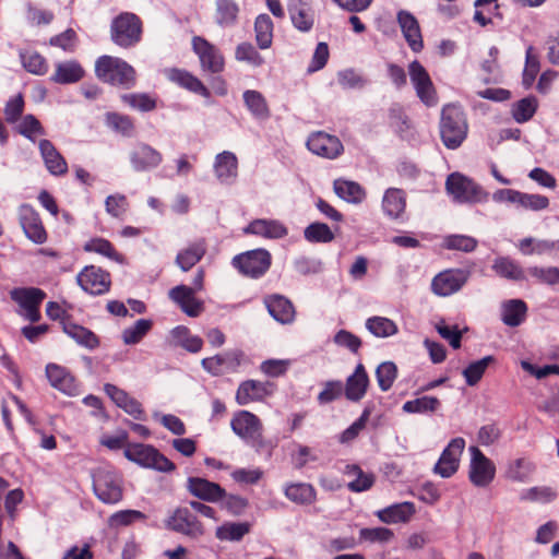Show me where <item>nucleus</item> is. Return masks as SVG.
<instances>
[{
    "label": "nucleus",
    "instance_id": "1",
    "mask_svg": "<svg viewBox=\"0 0 559 559\" xmlns=\"http://www.w3.org/2000/svg\"><path fill=\"white\" fill-rule=\"evenodd\" d=\"M95 75L103 83L124 90L135 87L138 74L135 69L126 60L103 55L95 61Z\"/></svg>",
    "mask_w": 559,
    "mask_h": 559
},
{
    "label": "nucleus",
    "instance_id": "2",
    "mask_svg": "<svg viewBox=\"0 0 559 559\" xmlns=\"http://www.w3.org/2000/svg\"><path fill=\"white\" fill-rule=\"evenodd\" d=\"M439 131L441 141L447 148H459L468 133V122L464 109L454 104L445 105L441 110Z\"/></svg>",
    "mask_w": 559,
    "mask_h": 559
},
{
    "label": "nucleus",
    "instance_id": "3",
    "mask_svg": "<svg viewBox=\"0 0 559 559\" xmlns=\"http://www.w3.org/2000/svg\"><path fill=\"white\" fill-rule=\"evenodd\" d=\"M92 478L93 491L103 503L116 504L122 500V477L115 468L98 467L94 471Z\"/></svg>",
    "mask_w": 559,
    "mask_h": 559
},
{
    "label": "nucleus",
    "instance_id": "4",
    "mask_svg": "<svg viewBox=\"0 0 559 559\" xmlns=\"http://www.w3.org/2000/svg\"><path fill=\"white\" fill-rule=\"evenodd\" d=\"M143 23L131 12H122L110 24V38L119 47L128 49L138 45L142 39Z\"/></svg>",
    "mask_w": 559,
    "mask_h": 559
},
{
    "label": "nucleus",
    "instance_id": "5",
    "mask_svg": "<svg viewBox=\"0 0 559 559\" xmlns=\"http://www.w3.org/2000/svg\"><path fill=\"white\" fill-rule=\"evenodd\" d=\"M235 435L258 451L266 447L263 438V425L260 418L249 411H238L230 420Z\"/></svg>",
    "mask_w": 559,
    "mask_h": 559
},
{
    "label": "nucleus",
    "instance_id": "6",
    "mask_svg": "<svg viewBox=\"0 0 559 559\" xmlns=\"http://www.w3.org/2000/svg\"><path fill=\"white\" fill-rule=\"evenodd\" d=\"M124 456L143 467L159 472H173L176 465L156 448L143 443H130L124 449Z\"/></svg>",
    "mask_w": 559,
    "mask_h": 559
},
{
    "label": "nucleus",
    "instance_id": "7",
    "mask_svg": "<svg viewBox=\"0 0 559 559\" xmlns=\"http://www.w3.org/2000/svg\"><path fill=\"white\" fill-rule=\"evenodd\" d=\"M233 266L247 277L259 278L263 276L272 264V255L265 249H254L235 255Z\"/></svg>",
    "mask_w": 559,
    "mask_h": 559
},
{
    "label": "nucleus",
    "instance_id": "8",
    "mask_svg": "<svg viewBox=\"0 0 559 559\" xmlns=\"http://www.w3.org/2000/svg\"><path fill=\"white\" fill-rule=\"evenodd\" d=\"M191 46L204 73L219 74L224 71L225 57L218 47L202 36H193Z\"/></svg>",
    "mask_w": 559,
    "mask_h": 559
},
{
    "label": "nucleus",
    "instance_id": "9",
    "mask_svg": "<svg viewBox=\"0 0 559 559\" xmlns=\"http://www.w3.org/2000/svg\"><path fill=\"white\" fill-rule=\"evenodd\" d=\"M445 189L457 202L477 203L486 199V193L474 180L460 173L448 176Z\"/></svg>",
    "mask_w": 559,
    "mask_h": 559
},
{
    "label": "nucleus",
    "instance_id": "10",
    "mask_svg": "<svg viewBox=\"0 0 559 559\" xmlns=\"http://www.w3.org/2000/svg\"><path fill=\"white\" fill-rule=\"evenodd\" d=\"M170 531L197 539L204 534V526L188 507H178L165 522Z\"/></svg>",
    "mask_w": 559,
    "mask_h": 559
},
{
    "label": "nucleus",
    "instance_id": "11",
    "mask_svg": "<svg viewBox=\"0 0 559 559\" xmlns=\"http://www.w3.org/2000/svg\"><path fill=\"white\" fill-rule=\"evenodd\" d=\"M472 272L466 269H447L439 272L431 281V292L440 297H448L460 292L467 283Z\"/></svg>",
    "mask_w": 559,
    "mask_h": 559
},
{
    "label": "nucleus",
    "instance_id": "12",
    "mask_svg": "<svg viewBox=\"0 0 559 559\" xmlns=\"http://www.w3.org/2000/svg\"><path fill=\"white\" fill-rule=\"evenodd\" d=\"M10 297L23 310L25 319L31 322H38L41 318L40 305L46 298V293L37 287H21L10 292Z\"/></svg>",
    "mask_w": 559,
    "mask_h": 559
},
{
    "label": "nucleus",
    "instance_id": "13",
    "mask_svg": "<svg viewBox=\"0 0 559 559\" xmlns=\"http://www.w3.org/2000/svg\"><path fill=\"white\" fill-rule=\"evenodd\" d=\"M408 74L420 102L428 107L436 106L437 91L425 67L418 60H414L408 64Z\"/></svg>",
    "mask_w": 559,
    "mask_h": 559
},
{
    "label": "nucleus",
    "instance_id": "14",
    "mask_svg": "<svg viewBox=\"0 0 559 559\" xmlns=\"http://www.w3.org/2000/svg\"><path fill=\"white\" fill-rule=\"evenodd\" d=\"M492 199L495 202H506L518 205L523 210L542 211L549 206V199L542 194H531L514 189H499Z\"/></svg>",
    "mask_w": 559,
    "mask_h": 559
},
{
    "label": "nucleus",
    "instance_id": "15",
    "mask_svg": "<svg viewBox=\"0 0 559 559\" xmlns=\"http://www.w3.org/2000/svg\"><path fill=\"white\" fill-rule=\"evenodd\" d=\"M469 452V481L476 487H487L496 476V466L477 447H471Z\"/></svg>",
    "mask_w": 559,
    "mask_h": 559
},
{
    "label": "nucleus",
    "instance_id": "16",
    "mask_svg": "<svg viewBox=\"0 0 559 559\" xmlns=\"http://www.w3.org/2000/svg\"><path fill=\"white\" fill-rule=\"evenodd\" d=\"M80 287L90 295L99 296L109 292L110 273L95 265L85 266L76 276Z\"/></svg>",
    "mask_w": 559,
    "mask_h": 559
},
{
    "label": "nucleus",
    "instance_id": "17",
    "mask_svg": "<svg viewBox=\"0 0 559 559\" xmlns=\"http://www.w3.org/2000/svg\"><path fill=\"white\" fill-rule=\"evenodd\" d=\"M241 350H229L201 360L203 369L214 377L237 372L243 361Z\"/></svg>",
    "mask_w": 559,
    "mask_h": 559
},
{
    "label": "nucleus",
    "instance_id": "18",
    "mask_svg": "<svg viewBox=\"0 0 559 559\" xmlns=\"http://www.w3.org/2000/svg\"><path fill=\"white\" fill-rule=\"evenodd\" d=\"M465 448V440L461 437L452 439L442 451L433 472L443 478L454 475L460 465V459Z\"/></svg>",
    "mask_w": 559,
    "mask_h": 559
},
{
    "label": "nucleus",
    "instance_id": "19",
    "mask_svg": "<svg viewBox=\"0 0 559 559\" xmlns=\"http://www.w3.org/2000/svg\"><path fill=\"white\" fill-rule=\"evenodd\" d=\"M307 147L313 154L334 159L343 153V144L335 135L323 131L313 132L307 140Z\"/></svg>",
    "mask_w": 559,
    "mask_h": 559
},
{
    "label": "nucleus",
    "instance_id": "20",
    "mask_svg": "<svg viewBox=\"0 0 559 559\" xmlns=\"http://www.w3.org/2000/svg\"><path fill=\"white\" fill-rule=\"evenodd\" d=\"M20 225L25 236L35 243L41 245L47 240V231L39 214L27 204L19 210Z\"/></svg>",
    "mask_w": 559,
    "mask_h": 559
},
{
    "label": "nucleus",
    "instance_id": "21",
    "mask_svg": "<svg viewBox=\"0 0 559 559\" xmlns=\"http://www.w3.org/2000/svg\"><path fill=\"white\" fill-rule=\"evenodd\" d=\"M287 10L292 24L302 33H308L314 25V10L311 0H287Z\"/></svg>",
    "mask_w": 559,
    "mask_h": 559
},
{
    "label": "nucleus",
    "instance_id": "22",
    "mask_svg": "<svg viewBox=\"0 0 559 559\" xmlns=\"http://www.w3.org/2000/svg\"><path fill=\"white\" fill-rule=\"evenodd\" d=\"M163 162L159 151L146 143H138L130 153V163L135 171H148L157 168Z\"/></svg>",
    "mask_w": 559,
    "mask_h": 559
},
{
    "label": "nucleus",
    "instance_id": "23",
    "mask_svg": "<svg viewBox=\"0 0 559 559\" xmlns=\"http://www.w3.org/2000/svg\"><path fill=\"white\" fill-rule=\"evenodd\" d=\"M273 393V385L270 382L257 380L242 381L236 391V403L238 405H248L253 402L263 401Z\"/></svg>",
    "mask_w": 559,
    "mask_h": 559
},
{
    "label": "nucleus",
    "instance_id": "24",
    "mask_svg": "<svg viewBox=\"0 0 559 559\" xmlns=\"http://www.w3.org/2000/svg\"><path fill=\"white\" fill-rule=\"evenodd\" d=\"M104 391L118 407L122 408L134 419H145V412L142 404L129 395L128 392L111 383H106L104 385Z\"/></svg>",
    "mask_w": 559,
    "mask_h": 559
},
{
    "label": "nucleus",
    "instance_id": "25",
    "mask_svg": "<svg viewBox=\"0 0 559 559\" xmlns=\"http://www.w3.org/2000/svg\"><path fill=\"white\" fill-rule=\"evenodd\" d=\"M187 488L192 496L207 502L221 501L226 496V490L218 484L201 477H189Z\"/></svg>",
    "mask_w": 559,
    "mask_h": 559
},
{
    "label": "nucleus",
    "instance_id": "26",
    "mask_svg": "<svg viewBox=\"0 0 559 559\" xmlns=\"http://www.w3.org/2000/svg\"><path fill=\"white\" fill-rule=\"evenodd\" d=\"M170 299L189 317L197 318L203 311V302L194 297V289L187 285H178L169 290Z\"/></svg>",
    "mask_w": 559,
    "mask_h": 559
},
{
    "label": "nucleus",
    "instance_id": "27",
    "mask_svg": "<svg viewBox=\"0 0 559 559\" xmlns=\"http://www.w3.org/2000/svg\"><path fill=\"white\" fill-rule=\"evenodd\" d=\"M397 22L405 40L414 52H419L424 48L421 32L417 19L408 11L397 13Z\"/></svg>",
    "mask_w": 559,
    "mask_h": 559
},
{
    "label": "nucleus",
    "instance_id": "28",
    "mask_svg": "<svg viewBox=\"0 0 559 559\" xmlns=\"http://www.w3.org/2000/svg\"><path fill=\"white\" fill-rule=\"evenodd\" d=\"M46 377L50 385L68 395L78 391V384L70 371L60 365L50 362L46 366Z\"/></svg>",
    "mask_w": 559,
    "mask_h": 559
},
{
    "label": "nucleus",
    "instance_id": "29",
    "mask_svg": "<svg viewBox=\"0 0 559 559\" xmlns=\"http://www.w3.org/2000/svg\"><path fill=\"white\" fill-rule=\"evenodd\" d=\"M40 155L44 159L47 170L53 176H63L68 173V164L64 157L59 153L53 143L43 139L38 143Z\"/></svg>",
    "mask_w": 559,
    "mask_h": 559
},
{
    "label": "nucleus",
    "instance_id": "30",
    "mask_svg": "<svg viewBox=\"0 0 559 559\" xmlns=\"http://www.w3.org/2000/svg\"><path fill=\"white\" fill-rule=\"evenodd\" d=\"M207 251L206 240L201 238L189 243L186 248L181 249L176 255V264L181 271L188 272L197 265Z\"/></svg>",
    "mask_w": 559,
    "mask_h": 559
},
{
    "label": "nucleus",
    "instance_id": "31",
    "mask_svg": "<svg viewBox=\"0 0 559 559\" xmlns=\"http://www.w3.org/2000/svg\"><path fill=\"white\" fill-rule=\"evenodd\" d=\"M369 386V377L362 364H358L344 386V394L352 402H359Z\"/></svg>",
    "mask_w": 559,
    "mask_h": 559
},
{
    "label": "nucleus",
    "instance_id": "32",
    "mask_svg": "<svg viewBox=\"0 0 559 559\" xmlns=\"http://www.w3.org/2000/svg\"><path fill=\"white\" fill-rule=\"evenodd\" d=\"M415 513V504L411 501H404L379 510L376 515L383 523L396 524L409 522Z\"/></svg>",
    "mask_w": 559,
    "mask_h": 559
},
{
    "label": "nucleus",
    "instance_id": "33",
    "mask_svg": "<svg viewBox=\"0 0 559 559\" xmlns=\"http://www.w3.org/2000/svg\"><path fill=\"white\" fill-rule=\"evenodd\" d=\"M85 75V70L76 60L58 62L50 81L56 84L67 85L81 81Z\"/></svg>",
    "mask_w": 559,
    "mask_h": 559
},
{
    "label": "nucleus",
    "instance_id": "34",
    "mask_svg": "<svg viewBox=\"0 0 559 559\" xmlns=\"http://www.w3.org/2000/svg\"><path fill=\"white\" fill-rule=\"evenodd\" d=\"M269 313L278 322L287 324L295 318V308L289 299L282 295H272L265 298Z\"/></svg>",
    "mask_w": 559,
    "mask_h": 559
},
{
    "label": "nucleus",
    "instance_id": "35",
    "mask_svg": "<svg viewBox=\"0 0 559 559\" xmlns=\"http://www.w3.org/2000/svg\"><path fill=\"white\" fill-rule=\"evenodd\" d=\"M382 210L392 219H400L406 210V193L399 188H389L382 198Z\"/></svg>",
    "mask_w": 559,
    "mask_h": 559
},
{
    "label": "nucleus",
    "instance_id": "36",
    "mask_svg": "<svg viewBox=\"0 0 559 559\" xmlns=\"http://www.w3.org/2000/svg\"><path fill=\"white\" fill-rule=\"evenodd\" d=\"M246 234L261 236L267 239H280L287 235V228L275 219H254L246 228Z\"/></svg>",
    "mask_w": 559,
    "mask_h": 559
},
{
    "label": "nucleus",
    "instance_id": "37",
    "mask_svg": "<svg viewBox=\"0 0 559 559\" xmlns=\"http://www.w3.org/2000/svg\"><path fill=\"white\" fill-rule=\"evenodd\" d=\"M168 79L194 94L201 95L205 98L211 96L209 88L201 82V80L186 70L171 69L168 71Z\"/></svg>",
    "mask_w": 559,
    "mask_h": 559
},
{
    "label": "nucleus",
    "instance_id": "38",
    "mask_svg": "<svg viewBox=\"0 0 559 559\" xmlns=\"http://www.w3.org/2000/svg\"><path fill=\"white\" fill-rule=\"evenodd\" d=\"M62 330L68 336L73 338L81 346H84L88 349H95L99 346V338L93 331L79 325L71 320L63 319Z\"/></svg>",
    "mask_w": 559,
    "mask_h": 559
},
{
    "label": "nucleus",
    "instance_id": "39",
    "mask_svg": "<svg viewBox=\"0 0 559 559\" xmlns=\"http://www.w3.org/2000/svg\"><path fill=\"white\" fill-rule=\"evenodd\" d=\"M214 168L221 182H230L237 177L238 159L234 153L224 151L216 155Z\"/></svg>",
    "mask_w": 559,
    "mask_h": 559
},
{
    "label": "nucleus",
    "instance_id": "40",
    "mask_svg": "<svg viewBox=\"0 0 559 559\" xmlns=\"http://www.w3.org/2000/svg\"><path fill=\"white\" fill-rule=\"evenodd\" d=\"M285 497L300 506H310L317 500V490L311 484L292 483L285 487Z\"/></svg>",
    "mask_w": 559,
    "mask_h": 559
},
{
    "label": "nucleus",
    "instance_id": "41",
    "mask_svg": "<svg viewBox=\"0 0 559 559\" xmlns=\"http://www.w3.org/2000/svg\"><path fill=\"white\" fill-rule=\"evenodd\" d=\"M242 98L247 109L254 118L266 120L271 117L269 104L261 92L247 90L243 92Z\"/></svg>",
    "mask_w": 559,
    "mask_h": 559
},
{
    "label": "nucleus",
    "instance_id": "42",
    "mask_svg": "<svg viewBox=\"0 0 559 559\" xmlns=\"http://www.w3.org/2000/svg\"><path fill=\"white\" fill-rule=\"evenodd\" d=\"M527 305L521 299H511L502 305V322L508 326H519L526 318Z\"/></svg>",
    "mask_w": 559,
    "mask_h": 559
},
{
    "label": "nucleus",
    "instance_id": "43",
    "mask_svg": "<svg viewBox=\"0 0 559 559\" xmlns=\"http://www.w3.org/2000/svg\"><path fill=\"white\" fill-rule=\"evenodd\" d=\"M344 473L349 477H354V479L347 484V488L352 492L369 490L374 484V475L372 473H365L360 466L356 464L346 465Z\"/></svg>",
    "mask_w": 559,
    "mask_h": 559
},
{
    "label": "nucleus",
    "instance_id": "44",
    "mask_svg": "<svg viewBox=\"0 0 559 559\" xmlns=\"http://www.w3.org/2000/svg\"><path fill=\"white\" fill-rule=\"evenodd\" d=\"M492 270L503 278L511 281H523L524 271L521 265L509 257H499L493 261Z\"/></svg>",
    "mask_w": 559,
    "mask_h": 559
},
{
    "label": "nucleus",
    "instance_id": "45",
    "mask_svg": "<svg viewBox=\"0 0 559 559\" xmlns=\"http://www.w3.org/2000/svg\"><path fill=\"white\" fill-rule=\"evenodd\" d=\"M333 187L341 199L350 203H360L366 197L364 188L355 181L336 179Z\"/></svg>",
    "mask_w": 559,
    "mask_h": 559
},
{
    "label": "nucleus",
    "instance_id": "46",
    "mask_svg": "<svg viewBox=\"0 0 559 559\" xmlns=\"http://www.w3.org/2000/svg\"><path fill=\"white\" fill-rule=\"evenodd\" d=\"M239 5L235 0H217L215 9V21L223 27L233 26L237 23Z\"/></svg>",
    "mask_w": 559,
    "mask_h": 559
},
{
    "label": "nucleus",
    "instance_id": "47",
    "mask_svg": "<svg viewBox=\"0 0 559 559\" xmlns=\"http://www.w3.org/2000/svg\"><path fill=\"white\" fill-rule=\"evenodd\" d=\"M274 24L267 14H259L254 21L255 41L260 49L272 46Z\"/></svg>",
    "mask_w": 559,
    "mask_h": 559
},
{
    "label": "nucleus",
    "instance_id": "48",
    "mask_svg": "<svg viewBox=\"0 0 559 559\" xmlns=\"http://www.w3.org/2000/svg\"><path fill=\"white\" fill-rule=\"evenodd\" d=\"M120 99L131 109L141 112H150L157 108V98L147 93L122 94Z\"/></svg>",
    "mask_w": 559,
    "mask_h": 559
},
{
    "label": "nucleus",
    "instance_id": "49",
    "mask_svg": "<svg viewBox=\"0 0 559 559\" xmlns=\"http://www.w3.org/2000/svg\"><path fill=\"white\" fill-rule=\"evenodd\" d=\"M23 68L34 75H45L49 66L46 58L35 50L20 51Z\"/></svg>",
    "mask_w": 559,
    "mask_h": 559
},
{
    "label": "nucleus",
    "instance_id": "50",
    "mask_svg": "<svg viewBox=\"0 0 559 559\" xmlns=\"http://www.w3.org/2000/svg\"><path fill=\"white\" fill-rule=\"evenodd\" d=\"M171 335L177 345L190 353H199L203 347V340L197 335H191L187 326H176L173 329Z\"/></svg>",
    "mask_w": 559,
    "mask_h": 559
},
{
    "label": "nucleus",
    "instance_id": "51",
    "mask_svg": "<svg viewBox=\"0 0 559 559\" xmlns=\"http://www.w3.org/2000/svg\"><path fill=\"white\" fill-rule=\"evenodd\" d=\"M107 126L123 136L130 138L135 132V123L132 117L119 112L106 114Z\"/></svg>",
    "mask_w": 559,
    "mask_h": 559
},
{
    "label": "nucleus",
    "instance_id": "52",
    "mask_svg": "<svg viewBox=\"0 0 559 559\" xmlns=\"http://www.w3.org/2000/svg\"><path fill=\"white\" fill-rule=\"evenodd\" d=\"M366 328L377 337H389L399 332L394 321L384 317H372L366 321Z\"/></svg>",
    "mask_w": 559,
    "mask_h": 559
},
{
    "label": "nucleus",
    "instance_id": "53",
    "mask_svg": "<svg viewBox=\"0 0 559 559\" xmlns=\"http://www.w3.org/2000/svg\"><path fill=\"white\" fill-rule=\"evenodd\" d=\"M152 328L153 321L151 319H139L132 326L122 331V341L126 345L138 344Z\"/></svg>",
    "mask_w": 559,
    "mask_h": 559
},
{
    "label": "nucleus",
    "instance_id": "54",
    "mask_svg": "<svg viewBox=\"0 0 559 559\" xmlns=\"http://www.w3.org/2000/svg\"><path fill=\"white\" fill-rule=\"evenodd\" d=\"M441 403L436 396H421L415 400L407 401L403 404V411L405 413H433L440 407Z\"/></svg>",
    "mask_w": 559,
    "mask_h": 559
},
{
    "label": "nucleus",
    "instance_id": "55",
    "mask_svg": "<svg viewBox=\"0 0 559 559\" xmlns=\"http://www.w3.org/2000/svg\"><path fill=\"white\" fill-rule=\"evenodd\" d=\"M86 252H95L114 261H121L122 255L115 249L112 243L105 238H92L84 245Z\"/></svg>",
    "mask_w": 559,
    "mask_h": 559
},
{
    "label": "nucleus",
    "instance_id": "56",
    "mask_svg": "<svg viewBox=\"0 0 559 559\" xmlns=\"http://www.w3.org/2000/svg\"><path fill=\"white\" fill-rule=\"evenodd\" d=\"M537 109V100L530 96L520 99L513 105L512 117L519 123H524L532 119Z\"/></svg>",
    "mask_w": 559,
    "mask_h": 559
},
{
    "label": "nucleus",
    "instance_id": "57",
    "mask_svg": "<svg viewBox=\"0 0 559 559\" xmlns=\"http://www.w3.org/2000/svg\"><path fill=\"white\" fill-rule=\"evenodd\" d=\"M378 385L382 392L389 391L397 378V367L393 361L380 364L376 370Z\"/></svg>",
    "mask_w": 559,
    "mask_h": 559
},
{
    "label": "nucleus",
    "instance_id": "58",
    "mask_svg": "<svg viewBox=\"0 0 559 559\" xmlns=\"http://www.w3.org/2000/svg\"><path fill=\"white\" fill-rule=\"evenodd\" d=\"M250 532V524L242 523H226L216 530V537L221 540H240L246 534Z\"/></svg>",
    "mask_w": 559,
    "mask_h": 559
},
{
    "label": "nucleus",
    "instance_id": "59",
    "mask_svg": "<svg viewBox=\"0 0 559 559\" xmlns=\"http://www.w3.org/2000/svg\"><path fill=\"white\" fill-rule=\"evenodd\" d=\"M493 361L492 356H486L477 361L471 362L464 370L463 376L469 386L476 385L483 378L489 364Z\"/></svg>",
    "mask_w": 559,
    "mask_h": 559
},
{
    "label": "nucleus",
    "instance_id": "60",
    "mask_svg": "<svg viewBox=\"0 0 559 559\" xmlns=\"http://www.w3.org/2000/svg\"><path fill=\"white\" fill-rule=\"evenodd\" d=\"M306 240L309 242H331L334 239V234L331 228L324 223H311L304 231Z\"/></svg>",
    "mask_w": 559,
    "mask_h": 559
},
{
    "label": "nucleus",
    "instance_id": "61",
    "mask_svg": "<svg viewBox=\"0 0 559 559\" xmlns=\"http://www.w3.org/2000/svg\"><path fill=\"white\" fill-rule=\"evenodd\" d=\"M235 59L240 62H247L255 68L261 67L264 63L263 57L251 43L239 44L235 50Z\"/></svg>",
    "mask_w": 559,
    "mask_h": 559
},
{
    "label": "nucleus",
    "instance_id": "62",
    "mask_svg": "<svg viewBox=\"0 0 559 559\" xmlns=\"http://www.w3.org/2000/svg\"><path fill=\"white\" fill-rule=\"evenodd\" d=\"M539 72L538 56L534 53V48L530 46L525 53V67L523 70L522 82L525 87H531Z\"/></svg>",
    "mask_w": 559,
    "mask_h": 559
},
{
    "label": "nucleus",
    "instance_id": "63",
    "mask_svg": "<svg viewBox=\"0 0 559 559\" xmlns=\"http://www.w3.org/2000/svg\"><path fill=\"white\" fill-rule=\"evenodd\" d=\"M534 471V465L525 459H516L507 469V477L512 481L524 483Z\"/></svg>",
    "mask_w": 559,
    "mask_h": 559
},
{
    "label": "nucleus",
    "instance_id": "64",
    "mask_svg": "<svg viewBox=\"0 0 559 559\" xmlns=\"http://www.w3.org/2000/svg\"><path fill=\"white\" fill-rule=\"evenodd\" d=\"M527 272L532 277L542 284L550 286L559 284V267L557 266H532L528 267Z\"/></svg>",
    "mask_w": 559,
    "mask_h": 559
}]
</instances>
